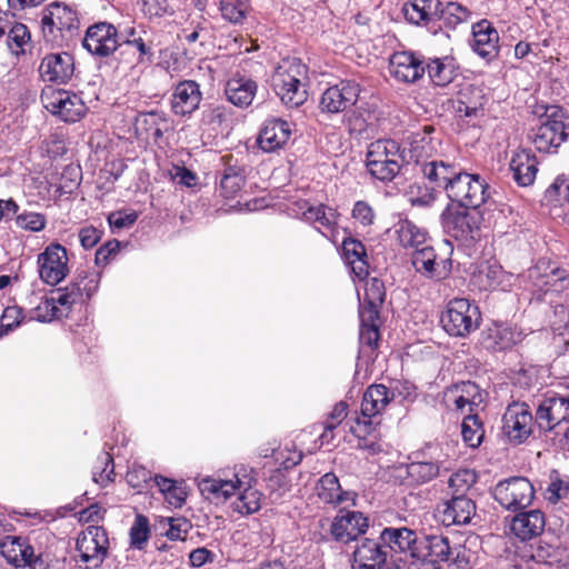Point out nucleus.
Segmentation results:
<instances>
[{
  "label": "nucleus",
  "mask_w": 569,
  "mask_h": 569,
  "mask_svg": "<svg viewBox=\"0 0 569 569\" xmlns=\"http://www.w3.org/2000/svg\"><path fill=\"white\" fill-rule=\"evenodd\" d=\"M254 478L251 470L240 467L232 479L204 477L199 480L198 487L202 496L212 501H226L238 492L232 503L233 510L240 515H251L260 510L262 493L254 488Z\"/></svg>",
  "instance_id": "obj_1"
},
{
  "label": "nucleus",
  "mask_w": 569,
  "mask_h": 569,
  "mask_svg": "<svg viewBox=\"0 0 569 569\" xmlns=\"http://www.w3.org/2000/svg\"><path fill=\"white\" fill-rule=\"evenodd\" d=\"M308 67L298 58L283 59L271 76L276 96L288 108H299L308 99Z\"/></svg>",
  "instance_id": "obj_2"
},
{
  "label": "nucleus",
  "mask_w": 569,
  "mask_h": 569,
  "mask_svg": "<svg viewBox=\"0 0 569 569\" xmlns=\"http://www.w3.org/2000/svg\"><path fill=\"white\" fill-rule=\"evenodd\" d=\"M296 206V214H300L307 222L317 224L319 230L323 228L322 234L329 238L337 249H347L348 244L366 249L360 238L352 236L351 231L337 228L339 213L336 209L326 204L311 206L305 200L297 202Z\"/></svg>",
  "instance_id": "obj_3"
},
{
  "label": "nucleus",
  "mask_w": 569,
  "mask_h": 569,
  "mask_svg": "<svg viewBox=\"0 0 569 569\" xmlns=\"http://www.w3.org/2000/svg\"><path fill=\"white\" fill-rule=\"evenodd\" d=\"M80 20L77 10L61 1H53L41 11V30L46 41L62 46L78 32Z\"/></svg>",
  "instance_id": "obj_4"
},
{
  "label": "nucleus",
  "mask_w": 569,
  "mask_h": 569,
  "mask_svg": "<svg viewBox=\"0 0 569 569\" xmlns=\"http://www.w3.org/2000/svg\"><path fill=\"white\" fill-rule=\"evenodd\" d=\"M562 108L547 107L539 118V124L532 129L531 142L538 152L553 154L569 138V123L566 122Z\"/></svg>",
  "instance_id": "obj_5"
},
{
  "label": "nucleus",
  "mask_w": 569,
  "mask_h": 569,
  "mask_svg": "<svg viewBox=\"0 0 569 569\" xmlns=\"http://www.w3.org/2000/svg\"><path fill=\"white\" fill-rule=\"evenodd\" d=\"M441 222L447 236L460 241V246L469 247L479 237L478 231L481 226H486L487 219L480 208L471 209L448 204L441 214Z\"/></svg>",
  "instance_id": "obj_6"
},
{
  "label": "nucleus",
  "mask_w": 569,
  "mask_h": 569,
  "mask_svg": "<svg viewBox=\"0 0 569 569\" xmlns=\"http://www.w3.org/2000/svg\"><path fill=\"white\" fill-rule=\"evenodd\" d=\"M489 184L478 174H470L462 169L446 190V194L455 207L478 209L488 197Z\"/></svg>",
  "instance_id": "obj_7"
},
{
  "label": "nucleus",
  "mask_w": 569,
  "mask_h": 569,
  "mask_svg": "<svg viewBox=\"0 0 569 569\" xmlns=\"http://www.w3.org/2000/svg\"><path fill=\"white\" fill-rule=\"evenodd\" d=\"M440 321L450 336L466 337L478 328L480 312L469 300L455 298L448 302Z\"/></svg>",
  "instance_id": "obj_8"
},
{
  "label": "nucleus",
  "mask_w": 569,
  "mask_h": 569,
  "mask_svg": "<svg viewBox=\"0 0 569 569\" xmlns=\"http://www.w3.org/2000/svg\"><path fill=\"white\" fill-rule=\"evenodd\" d=\"M360 92V83L353 79H342L329 86L319 99L320 113L328 117L347 113L357 104Z\"/></svg>",
  "instance_id": "obj_9"
},
{
  "label": "nucleus",
  "mask_w": 569,
  "mask_h": 569,
  "mask_svg": "<svg viewBox=\"0 0 569 569\" xmlns=\"http://www.w3.org/2000/svg\"><path fill=\"white\" fill-rule=\"evenodd\" d=\"M41 100L52 116L66 123L80 121L88 111V107L80 96L63 89L43 91Z\"/></svg>",
  "instance_id": "obj_10"
},
{
  "label": "nucleus",
  "mask_w": 569,
  "mask_h": 569,
  "mask_svg": "<svg viewBox=\"0 0 569 569\" xmlns=\"http://www.w3.org/2000/svg\"><path fill=\"white\" fill-rule=\"evenodd\" d=\"M108 547L106 530L102 527L89 526L77 539V562L86 569H97L103 562Z\"/></svg>",
  "instance_id": "obj_11"
},
{
  "label": "nucleus",
  "mask_w": 569,
  "mask_h": 569,
  "mask_svg": "<svg viewBox=\"0 0 569 569\" xmlns=\"http://www.w3.org/2000/svg\"><path fill=\"white\" fill-rule=\"evenodd\" d=\"M82 47L96 58H108L120 49L118 29L107 21L96 22L86 30Z\"/></svg>",
  "instance_id": "obj_12"
},
{
  "label": "nucleus",
  "mask_w": 569,
  "mask_h": 569,
  "mask_svg": "<svg viewBox=\"0 0 569 569\" xmlns=\"http://www.w3.org/2000/svg\"><path fill=\"white\" fill-rule=\"evenodd\" d=\"M486 393L472 381H461L446 389L443 401L446 406L461 415L477 413L483 403Z\"/></svg>",
  "instance_id": "obj_13"
},
{
  "label": "nucleus",
  "mask_w": 569,
  "mask_h": 569,
  "mask_svg": "<svg viewBox=\"0 0 569 569\" xmlns=\"http://www.w3.org/2000/svg\"><path fill=\"white\" fill-rule=\"evenodd\" d=\"M433 515L437 521L446 527L463 526L476 515V505L465 495H453L450 499L437 503Z\"/></svg>",
  "instance_id": "obj_14"
},
{
  "label": "nucleus",
  "mask_w": 569,
  "mask_h": 569,
  "mask_svg": "<svg viewBox=\"0 0 569 569\" xmlns=\"http://www.w3.org/2000/svg\"><path fill=\"white\" fill-rule=\"evenodd\" d=\"M389 548L381 537L357 540L351 557V569H385Z\"/></svg>",
  "instance_id": "obj_15"
},
{
  "label": "nucleus",
  "mask_w": 569,
  "mask_h": 569,
  "mask_svg": "<svg viewBox=\"0 0 569 569\" xmlns=\"http://www.w3.org/2000/svg\"><path fill=\"white\" fill-rule=\"evenodd\" d=\"M502 432L512 445L522 443L531 435L532 416L523 402L509 405L502 418Z\"/></svg>",
  "instance_id": "obj_16"
},
{
  "label": "nucleus",
  "mask_w": 569,
  "mask_h": 569,
  "mask_svg": "<svg viewBox=\"0 0 569 569\" xmlns=\"http://www.w3.org/2000/svg\"><path fill=\"white\" fill-rule=\"evenodd\" d=\"M38 70L44 82L67 84L74 74V58L64 51L48 53L42 58Z\"/></svg>",
  "instance_id": "obj_17"
},
{
  "label": "nucleus",
  "mask_w": 569,
  "mask_h": 569,
  "mask_svg": "<svg viewBox=\"0 0 569 569\" xmlns=\"http://www.w3.org/2000/svg\"><path fill=\"white\" fill-rule=\"evenodd\" d=\"M545 526V515L540 510L522 511L510 518H505L507 532L520 541H529L539 537L543 532Z\"/></svg>",
  "instance_id": "obj_18"
},
{
  "label": "nucleus",
  "mask_w": 569,
  "mask_h": 569,
  "mask_svg": "<svg viewBox=\"0 0 569 569\" xmlns=\"http://www.w3.org/2000/svg\"><path fill=\"white\" fill-rule=\"evenodd\" d=\"M533 497V487L527 478L512 477L500 481V506L508 510L529 507Z\"/></svg>",
  "instance_id": "obj_19"
},
{
  "label": "nucleus",
  "mask_w": 569,
  "mask_h": 569,
  "mask_svg": "<svg viewBox=\"0 0 569 569\" xmlns=\"http://www.w3.org/2000/svg\"><path fill=\"white\" fill-rule=\"evenodd\" d=\"M471 48L487 64L498 58V31L492 22L482 19L471 28Z\"/></svg>",
  "instance_id": "obj_20"
},
{
  "label": "nucleus",
  "mask_w": 569,
  "mask_h": 569,
  "mask_svg": "<svg viewBox=\"0 0 569 569\" xmlns=\"http://www.w3.org/2000/svg\"><path fill=\"white\" fill-rule=\"evenodd\" d=\"M537 420L541 427L553 429L562 421L569 419V385L565 393H556L542 400L537 412Z\"/></svg>",
  "instance_id": "obj_21"
},
{
  "label": "nucleus",
  "mask_w": 569,
  "mask_h": 569,
  "mask_svg": "<svg viewBox=\"0 0 569 569\" xmlns=\"http://www.w3.org/2000/svg\"><path fill=\"white\" fill-rule=\"evenodd\" d=\"M389 72L397 81L413 83L426 72L423 61L413 52H395L389 59Z\"/></svg>",
  "instance_id": "obj_22"
},
{
  "label": "nucleus",
  "mask_w": 569,
  "mask_h": 569,
  "mask_svg": "<svg viewBox=\"0 0 569 569\" xmlns=\"http://www.w3.org/2000/svg\"><path fill=\"white\" fill-rule=\"evenodd\" d=\"M405 391H400L398 387L395 390L390 391L385 385H372L370 386L362 397L361 402V413L365 417H375L379 415L387 405L395 398L396 391L403 396V398H409L412 396L411 386L400 385Z\"/></svg>",
  "instance_id": "obj_23"
},
{
  "label": "nucleus",
  "mask_w": 569,
  "mask_h": 569,
  "mask_svg": "<svg viewBox=\"0 0 569 569\" xmlns=\"http://www.w3.org/2000/svg\"><path fill=\"white\" fill-rule=\"evenodd\" d=\"M435 129L426 126L422 130L412 132L407 139V147L401 148L406 156V164L413 162L421 168L423 162L436 152V143L431 137Z\"/></svg>",
  "instance_id": "obj_24"
},
{
  "label": "nucleus",
  "mask_w": 569,
  "mask_h": 569,
  "mask_svg": "<svg viewBox=\"0 0 569 569\" xmlns=\"http://www.w3.org/2000/svg\"><path fill=\"white\" fill-rule=\"evenodd\" d=\"M369 527L368 518L359 511H348L335 517L330 533L338 542L348 543L357 540Z\"/></svg>",
  "instance_id": "obj_25"
},
{
  "label": "nucleus",
  "mask_w": 569,
  "mask_h": 569,
  "mask_svg": "<svg viewBox=\"0 0 569 569\" xmlns=\"http://www.w3.org/2000/svg\"><path fill=\"white\" fill-rule=\"evenodd\" d=\"M291 123L280 118L267 119L259 132L257 143L264 152L282 148L291 137Z\"/></svg>",
  "instance_id": "obj_26"
},
{
  "label": "nucleus",
  "mask_w": 569,
  "mask_h": 569,
  "mask_svg": "<svg viewBox=\"0 0 569 569\" xmlns=\"http://www.w3.org/2000/svg\"><path fill=\"white\" fill-rule=\"evenodd\" d=\"M439 6L440 0H410L403 4L402 12L408 22L423 26L432 34H438L436 16Z\"/></svg>",
  "instance_id": "obj_27"
},
{
  "label": "nucleus",
  "mask_w": 569,
  "mask_h": 569,
  "mask_svg": "<svg viewBox=\"0 0 569 569\" xmlns=\"http://www.w3.org/2000/svg\"><path fill=\"white\" fill-rule=\"evenodd\" d=\"M389 238H396L402 249H433L428 243V233L409 220L398 221L386 231Z\"/></svg>",
  "instance_id": "obj_28"
},
{
  "label": "nucleus",
  "mask_w": 569,
  "mask_h": 569,
  "mask_svg": "<svg viewBox=\"0 0 569 569\" xmlns=\"http://www.w3.org/2000/svg\"><path fill=\"white\" fill-rule=\"evenodd\" d=\"M509 170L517 186L529 187L538 173V159L530 149H518L511 157Z\"/></svg>",
  "instance_id": "obj_29"
},
{
  "label": "nucleus",
  "mask_w": 569,
  "mask_h": 569,
  "mask_svg": "<svg viewBox=\"0 0 569 569\" xmlns=\"http://www.w3.org/2000/svg\"><path fill=\"white\" fill-rule=\"evenodd\" d=\"M201 99L199 84L193 80H184L174 88L171 109L176 116H190L199 108Z\"/></svg>",
  "instance_id": "obj_30"
},
{
  "label": "nucleus",
  "mask_w": 569,
  "mask_h": 569,
  "mask_svg": "<svg viewBox=\"0 0 569 569\" xmlns=\"http://www.w3.org/2000/svg\"><path fill=\"white\" fill-rule=\"evenodd\" d=\"M412 264L417 272L435 280L445 279L451 271L449 254L438 257L435 251H415Z\"/></svg>",
  "instance_id": "obj_31"
},
{
  "label": "nucleus",
  "mask_w": 569,
  "mask_h": 569,
  "mask_svg": "<svg viewBox=\"0 0 569 569\" xmlns=\"http://www.w3.org/2000/svg\"><path fill=\"white\" fill-rule=\"evenodd\" d=\"M222 160L224 168L220 179V192L226 199H232L246 183L247 167L233 159L232 154L222 157Z\"/></svg>",
  "instance_id": "obj_32"
},
{
  "label": "nucleus",
  "mask_w": 569,
  "mask_h": 569,
  "mask_svg": "<svg viewBox=\"0 0 569 569\" xmlns=\"http://www.w3.org/2000/svg\"><path fill=\"white\" fill-rule=\"evenodd\" d=\"M68 251H42L39 254V273L51 286L58 284L68 274Z\"/></svg>",
  "instance_id": "obj_33"
},
{
  "label": "nucleus",
  "mask_w": 569,
  "mask_h": 569,
  "mask_svg": "<svg viewBox=\"0 0 569 569\" xmlns=\"http://www.w3.org/2000/svg\"><path fill=\"white\" fill-rule=\"evenodd\" d=\"M448 457V453L433 455V461H413L407 466V475L417 485L427 483L437 478L441 469H450Z\"/></svg>",
  "instance_id": "obj_34"
},
{
  "label": "nucleus",
  "mask_w": 569,
  "mask_h": 569,
  "mask_svg": "<svg viewBox=\"0 0 569 569\" xmlns=\"http://www.w3.org/2000/svg\"><path fill=\"white\" fill-rule=\"evenodd\" d=\"M460 169L450 162L431 160L422 163L420 172L432 186V189L446 191Z\"/></svg>",
  "instance_id": "obj_35"
},
{
  "label": "nucleus",
  "mask_w": 569,
  "mask_h": 569,
  "mask_svg": "<svg viewBox=\"0 0 569 569\" xmlns=\"http://www.w3.org/2000/svg\"><path fill=\"white\" fill-rule=\"evenodd\" d=\"M256 81L246 77L230 78L224 88L227 100L238 108H247L257 93Z\"/></svg>",
  "instance_id": "obj_36"
},
{
  "label": "nucleus",
  "mask_w": 569,
  "mask_h": 569,
  "mask_svg": "<svg viewBox=\"0 0 569 569\" xmlns=\"http://www.w3.org/2000/svg\"><path fill=\"white\" fill-rule=\"evenodd\" d=\"M471 18V11L455 1H440V6L437 10L436 16V27L438 28V33L443 29L453 30L457 26L469 21Z\"/></svg>",
  "instance_id": "obj_37"
},
{
  "label": "nucleus",
  "mask_w": 569,
  "mask_h": 569,
  "mask_svg": "<svg viewBox=\"0 0 569 569\" xmlns=\"http://www.w3.org/2000/svg\"><path fill=\"white\" fill-rule=\"evenodd\" d=\"M0 550L7 561L17 568L31 567L37 560L32 547L21 538L8 537L0 543Z\"/></svg>",
  "instance_id": "obj_38"
},
{
  "label": "nucleus",
  "mask_w": 569,
  "mask_h": 569,
  "mask_svg": "<svg viewBox=\"0 0 569 569\" xmlns=\"http://www.w3.org/2000/svg\"><path fill=\"white\" fill-rule=\"evenodd\" d=\"M406 156L400 144L393 139H378L369 143L366 152V161H406Z\"/></svg>",
  "instance_id": "obj_39"
},
{
  "label": "nucleus",
  "mask_w": 569,
  "mask_h": 569,
  "mask_svg": "<svg viewBox=\"0 0 569 569\" xmlns=\"http://www.w3.org/2000/svg\"><path fill=\"white\" fill-rule=\"evenodd\" d=\"M318 498L328 505H339L348 499V492L342 491L337 476L332 472L323 475L316 485Z\"/></svg>",
  "instance_id": "obj_40"
},
{
  "label": "nucleus",
  "mask_w": 569,
  "mask_h": 569,
  "mask_svg": "<svg viewBox=\"0 0 569 569\" xmlns=\"http://www.w3.org/2000/svg\"><path fill=\"white\" fill-rule=\"evenodd\" d=\"M426 68L431 82L438 87H446L458 76L455 60L449 57L436 58Z\"/></svg>",
  "instance_id": "obj_41"
},
{
  "label": "nucleus",
  "mask_w": 569,
  "mask_h": 569,
  "mask_svg": "<svg viewBox=\"0 0 569 569\" xmlns=\"http://www.w3.org/2000/svg\"><path fill=\"white\" fill-rule=\"evenodd\" d=\"M390 551L405 552L411 549L417 540L415 531L408 528H386L380 535Z\"/></svg>",
  "instance_id": "obj_42"
},
{
  "label": "nucleus",
  "mask_w": 569,
  "mask_h": 569,
  "mask_svg": "<svg viewBox=\"0 0 569 569\" xmlns=\"http://www.w3.org/2000/svg\"><path fill=\"white\" fill-rule=\"evenodd\" d=\"M542 203L549 207H562L569 203V176L558 174L545 190Z\"/></svg>",
  "instance_id": "obj_43"
},
{
  "label": "nucleus",
  "mask_w": 569,
  "mask_h": 569,
  "mask_svg": "<svg viewBox=\"0 0 569 569\" xmlns=\"http://www.w3.org/2000/svg\"><path fill=\"white\" fill-rule=\"evenodd\" d=\"M166 124V114L160 111L146 112L137 119L138 130L144 131L154 142L163 137Z\"/></svg>",
  "instance_id": "obj_44"
},
{
  "label": "nucleus",
  "mask_w": 569,
  "mask_h": 569,
  "mask_svg": "<svg viewBox=\"0 0 569 569\" xmlns=\"http://www.w3.org/2000/svg\"><path fill=\"white\" fill-rule=\"evenodd\" d=\"M219 10L223 20L231 24H242L251 10L250 0H220Z\"/></svg>",
  "instance_id": "obj_45"
},
{
  "label": "nucleus",
  "mask_w": 569,
  "mask_h": 569,
  "mask_svg": "<svg viewBox=\"0 0 569 569\" xmlns=\"http://www.w3.org/2000/svg\"><path fill=\"white\" fill-rule=\"evenodd\" d=\"M51 303L56 306L57 313L60 318L67 317L76 305L81 299L80 289L77 286H69L63 289H57L50 295Z\"/></svg>",
  "instance_id": "obj_46"
},
{
  "label": "nucleus",
  "mask_w": 569,
  "mask_h": 569,
  "mask_svg": "<svg viewBox=\"0 0 569 569\" xmlns=\"http://www.w3.org/2000/svg\"><path fill=\"white\" fill-rule=\"evenodd\" d=\"M365 163L368 173L373 179L387 183L392 181L401 172L406 161L380 160L377 162L366 161Z\"/></svg>",
  "instance_id": "obj_47"
},
{
  "label": "nucleus",
  "mask_w": 569,
  "mask_h": 569,
  "mask_svg": "<svg viewBox=\"0 0 569 569\" xmlns=\"http://www.w3.org/2000/svg\"><path fill=\"white\" fill-rule=\"evenodd\" d=\"M351 218L353 219L357 229H361L362 232H357V236H362L365 239L370 233L369 228L375 223L376 213L373 208L363 200L355 202L351 210Z\"/></svg>",
  "instance_id": "obj_48"
},
{
  "label": "nucleus",
  "mask_w": 569,
  "mask_h": 569,
  "mask_svg": "<svg viewBox=\"0 0 569 569\" xmlns=\"http://www.w3.org/2000/svg\"><path fill=\"white\" fill-rule=\"evenodd\" d=\"M154 482L169 505L178 508L184 503L187 492L173 479L154 476Z\"/></svg>",
  "instance_id": "obj_49"
},
{
  "label": "nucleus",
  "mask_w": 569,
  "mask_h": 569,
  "mask_svg": "<svg viewBox=\"0 0 569 569\" xmlns=\"http://www.w3.org/2000/svg\"><path fill=\"white\" fill-rule=\"evenodd\" d=\"M341 259L349 267L355 279L365 280L369 274L367 251H341Z\"/></svg>",
  "instance_id": "obj_50"
},
{
  "label": "nucleus",
  "mask_w": 569,
  "mask_h": 569,
  "mask_svg": "<svg viewBox=\"0 0 569 569\" xmlns=\"http://www.w3.org/2000/svg\"><path fill=\"white\" fill-rule=\"evenodd\" d=\"M482 425L477 413L467 415L461 423V436L467 446L477 448L483 439Z\"/></svg>",
  "instance_id": "obj_51"
},
{
  "label": "nucleus",
  "mask_w": 569,
  "mask_h": 569,
  "mask_svg": "<svg viewBox=\"0 0 569 569\" xmlns=\"http://www.w3.org/2000/svg\"><path fill=\"white\" fill-rule=\"evenodd\" d=\"M429 553L438 561H453L458 562L459 567L463 568L462 562L467 565V561L460 559V552L457 553L456 558H452L453 550L449 545V539L442 536H433L429 539Z\"/></svg>",
  "instance_id": "obj_52"
},
{
  "label": "nucleus",
  "mask_w": 569,
  "mask_h": 569,
  "mask_svg": "<svg viewBox=\"0 0 569 569\" xmlns=\"http://www.w3.org/2000/svg\"><path fill=\"white\" fill-rule=\"evenodd\" d=\"M476 472L470 469H460L448 479V487L453 495H465L476 483Z\"/></svg>",
  "instance_id": "obj_53"
},
{
  "label": "nucleus",
  "mask_w": 569,
  "mask_h": 569,
  "mask_svg": "<svg viewBox=\"0 0 569 569\" xmlns=\"http://www.w3.org/2000/svg\"><path fill=\"white\" fill-rule=\"evenodd\" d=\"M348 407L345 402L337 403L325 421V431L321 435L322 442H329L333 437L331 432L346 419Z\"/></svg>",
  "instance_id": "obj_54"
},
{
  "label": "nucleus",
  "mask_w": 569,
  "mask_h": 569,
  "mask_svg": "<svg viewBox=\"0 0 569 569\" xmlns=\"http://www.w3.org/2000/svg\"><path fill=\"white\" fill-rule=\"evenodd\" d=\"M138 219V213L133 210H117L108 214V223L112 233H118L123 229L132 227Z\"/></svg>",
  "instance_id": "obj_55"
},
{
  "label": "nucleus",
  "mask_w": 569,
  "mask_h": 569,
  "mask_svg": "<svg viewBox=\"0 0 569 569\" xmlns=\"http://www.w3.org/2000/svg\"><path fill=\"white\" fill-rule=\"evenodd\" d=\"M130 543L137 549H142L149 539L150 529L147 517L137 515L132 527L130 528Z\"/></svg>",
  "instance_id": "obj_56"
},
{
  "label": "nucleus",
  "mask_w": 569,
  "mask_h": 569,
  "mask_svg": "<svg viewBox=\"0 0 569 569\" xmlns=\"http://www.w3.org/2000/svg\"><path fill=\"white\" fill-rule=\"evenodd\" d=\"M569 492V483L559 478L557 471L550 473V481L545 490V498L550 503H557Z\"/></svg>",
  "instance_id": "obj_57"
},
{
  "label": "nucleus",
  "mask_w": 569,
  "mask_h": 569,
  "mask_svg": "<svg viewBox=\"0 0 569 569\" xmlns=\"http://www.w3.org/2000/svg\"><path fill=\"white\" fill-rule=\"evenodd\" d=\"M437 191L432 186L415 183L409 191L410 202L416 207H428L435 201Z\"/></svg>",
  "instance_id": "obj_58"
},
{
  "label": "nucleus",
  "mask_w": 569,
  "mask_h": 569,
  "mask_svg": "<svg viewBox=\"0 0 569 569\" xmlns=\"http://www.w3.org/2000/svg\"><path fill=\"white\" fill-rule=\"evenodd\" d=\"M385 286L378 278H371L365 284L363 302L369 306H380L385 300Z\"/></svg>",
  "instance_id": "obj_59"
},
{
  "label": "nucleus",
  "mask_w": 569,
  "mask_h": 569,
  "mask_svg": "<svg viewBox=\"0 0 569 569\" xmlns=\"http://www.w3.org/2000/svg\"><path fill=\"white\" fill-rule=\"evenodd\" d=\"M8 44L10 48L14 46L17 49H22L30 40V32L26 24L16 22L14 18L11 19L9 29L7 30Z\"/></svg>",
  "instance_id": "obj_60"
},
{
  "label": "nucleus",
  "mask_w": 569,
  "mask_h": 569,
  "mask_svg": "<svg viewBox=\"0 0 569 569\" xmlns=\"http://www.w3.org/2000/svg\"><path fill=\"white\" fill-rule=\"evenodd\" d=\"M138 51L137 64L150 66L153 61V44L151 40H144L142 34L131 40V46Z\"/></svg>",
  "instance_id": "obj_61"
},
{
  "label": "nucleus",
  "mask_w": 569,
  "mask_h": 569,
  "mask_svg": "<svg viewBox=\"0 0 569 569\" xmlns=\"http://www.w3.org/2000/svg\"><path fill=\"white\" fill-rule=\"evenodd\" d=\"M46 217L38 212H23L16 217L17 226L29 231L42 230L46 227Z\"/></svg>",
  "instance_id": "obj_62"
},
{
  "label": "nucleus",
  "mask_w": 569,
  "mask_h": 569,
  "mask_svg": "<svg viewBox=\"0 0 569 569\" xmlns=\"http://www.w3.org/2000/svg\"><path fill=\"white\" fill-rule=\"evenodd\" d=\"M54 308L56 306L51 303L50 297H47L31 311L30 319L40 322H50L54 319H60Z\"/></svg>",
  "instance_id": "obj_63"
},
{
  "label": "nucleus",
  "mask_w": 569,
  "mask_h": 569,
  "mask_svg": "<svg viewBox=\"0 0 569 569\" xmlns=\"http://www.w3.org/2000/svg\"><path fill=\"white\" fill-rule=\"evenodd\" d=\"M23 319L22 309L18 306L7 307L1 317L0 332L8 333L17 328Z\"/></svg>",
  "instance_id": "obj_64"
}]
</instances>
